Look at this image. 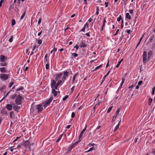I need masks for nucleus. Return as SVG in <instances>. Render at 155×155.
Returning a JSON list of instances; mask_svg holds the SVG:
<instances>
[{
	"label": "nucleus",
	"instance_id": "nucleus-1",
	"mask_svg": "<svg viewBox=\"0 0 155 155\" xmlns=\"http://www.w3.org/2000/svg\"><path fill=\"white\" fill-rule=\"evenodd\" d=\"M69 74V72L67 70L56 74L55 79L56 81H58L56 84L57 87L64 84Z\"/></svg>",
	"mask_w": 155,
	"mask_h": 155
},
{
	"label": "nucleus",
	"instance_id": "nucleus-2",
	"mask_svg": "<svg viewBox=\"0 0 155 155\" xmlns=\"http://www.w3.org/2000/svg\"><path fill=\"white\" fill-rule=\"evenodd\" d=\"M43 105L41 104L35 106L32 104L31 105L30 110L31 111L34 112L37 110L38 113H40L43 110Z\"/></svg>",
	"mask_w": 155,
	"mask_h": 155
},
{
	"label": "nucleus",
	"instance_id": "nucleus-3",
	"mask_svg": "<svg viewBox=\"0 0 155 155\" xmlns=\"http://www.w3.org/2000/svg\"><path fill=\"white\" fill-rule=\"evenodd\" d=\"M153 52L152 51H150L148 53V56L147 58V53L146 51L143 52V64H145L148 60L149 61L152 56Z\"/></svg>",
	"mask_w": 155,
	"mask_h": 155
},
{
	"label": "nucleus",
	"instance_id": "nucleus-4",
	"mask_svg": "<svg viewBox=\"0 0 155 155\" xmlns=\"http://www.w3.org/2000/svg\"><path fill=\"white\" fill-rule=\"evenodd\" d=\"M33 144V143H30L28 140L25 141L23 143V145L25 148L26 152H29L31 150V146Z\"/></svg>",
	"mask_w": 155,
	"mask_h": 155
},
{
	"label": "nucleus",
	"instance_id": "nucleus-5",
	"mask_svg": "<svg viewBox=\"0 0 155 155\" xmlns=\"http://www.w3.org/2000/svg\"><path fill=\"white\" fill-rule=\"evenodd\" d=\"M53 98L51 97L49 99L47 100L45 102L43 103V106L44 108H45L47 106H48L52 101Z\"/></svg>",
	"mask_w": 155,
	"mask_h": 155
},
{
	"label": "nucleus",
	"instance_id": "nucleus-6",
	"mask_svg": "<svg viewBox=\"0 0 155 155\" xmlns=\"http://www.w3.org/2000/svg\"><path fill=\"white\" fill-rule=\"evenodd\" d=\"M9 74L2 73L0 75V79L2 81H5L9 78Z\"/></svg>",
	"mask_w": 155,
	"mask_h": 155
},
{
	"label": "nucleus",
	"instance_id": "nucleus-7",
	"mask_svg": "<svg viewBox=\"0 0 155 155\" xmlns=\"http://www.w3.org/2000/svg\"><path fill=\"white\" fill-rule=\"evenodd\" d=\"M22 97L20 95H18L16 98L15 102L17 105H20L22 103Z\"/></svg>",
	"mask_w": 155,
	"mask_h": 155
},
{
	"label": "nucleus",
	"instance_id": "nucleus-8",
	"mask_svg": "<svg viewBox=\"0 0 155 155\" xmlns=\"http://www.w3.org/2000/svg\"><path fill=\"white\" fill-rule=\"evenodd\" d=\"M57 83L55 80H52L51 82V88L52 89H55L56 90L58 89V87L57 86Z\"/></svg>",
	"mask_w": 155,
	"mask_h": 155
},
{
	"label": "nucleus",
	"instance_id": "nucleus-9",
	"mask_svg": "<svg viewBox=\"0 0 155 155\" xmlns=\"http://www.w3.org/2000/svg\"><path fill=\"white\" fill-rule=\"evenodd\" d=\"M120 110V108H117L115 115L112 117V120L114 122L115 121L117 117V115L119 114Z\"/></svg>",
	"mask_w": 155,
	"mask_h": 155
},
{
	"label": "nucleus",
	"instance_id": "nucleus-10",
	"mask_svg": "<svg viewBox=\"0 0 155 155\" xmlns=\"http://www.w3.org/2000/svg\"><path fill=\"white\" fill-rule=\"evenodd\" d=\"M7 59V57L4 55H1L0 56V61L2 62H5L6 60Z\"/></svg>",
	"mask_w": 155,
	"mask_h": 155
},
{
	"label": "nucleus",
	"instance_id": "nucleus-11",
	"mask_svg": "<svg viewBox=\"0 0 155 155\" xmlns=\"http://www.w3.org/2000/svg\"><path fill=\"white\" fill-rule=\"evenodd\" d=\"M80 47L81 48H85L87 47V45L83 41L81 40L80 43Z\"/></svg>",
	"mask_w": 155,
	"mask_h": 155
},
{
	"label": "nucleus",
	"instance_id": "nucleus-12",
	"mask_svg": "<svg viewBox=\"0 0 155 155\" xmlns=\"http://www.w3.org/2000/svg\"><path fill=\"white\" fill-rule=\"evenodd\" d=\"M13 107V106L11 104H7L6 106V108L8 110H12Z\"/></svg>",
	"mask_w": 155,
	"mask_h": 155
},
{
	"label": "nucleus",
	"instance_id": "nucleus-13",
	"mask_svg": "<svg viewBox=\"0 0 155 155\" xmlns=\"http://www.w3.org/2000/svg\"><path fill=\"white\" fill-rule=\"evenodd\" d=\"M1 113L5 115H7L8 114V113L6 110L4 108L2 109L1 110Z\"/></svg>",
	"mask_w": 155,
	"mask_h": 155
},
{
	"label": "nucleus",
	"instance_id": "nucleus-14",
	"mask_svg": "<svg viewBox=\"0 0 155 155\" xmlns=\"http://www.w3.org/2000/svg\"><path fill=\"white\" fill-rule=\"evenodd\" d=\"M78 74V72H77L75 73L73 76L72 80V84H74V83L75 80L76 79V78Z\"/></svg>",
	"mask_w": 155,
	"mask_h": 155
},
{
	"label": "nucleus",
	"instance_id": "nucleus-15",
	"mask_svg": "<svg viewBox=\"0 0 155 155\" xmlns=\"http://www.w3.org/2000/svg\"><path fill=\"white\" fill-rule=\"evenodd\" d=\"M6 69V68L5 67L1 68L0 69V71L3 73L7 72Z\"/></svg>",
	"mask_w": 155,
	"mask_h": 155
},
{
	"label": "nucleus",
	"instance_id": "nucleus-16",
	"mask_svg": "<svg viewBox=\"0 0 155 155\" xmlns=\"http://www.w3.org/2000/svg\"><path fill=\"white\" fill-rule=\"evenodd\" d=\"M56 90L55 89H52V93L54 97H56L57 95L58 91Z\"/></svg>",
	"mask_w": 155,
	"mask_h": 155
},
{
	"label": "nucleus",
	"instance_id": "nucleus-17",
	"mask_svg": "<svg viewBox=\"0 0 155 155\" xmlns=\"http://www.w3.org/2000/svg\"><path fill=\"white\" fill-rule=\"evenodd\" d=\"M13 109L15 111L18 112V110L20 109V107L17 105H14L13 107Z\"/></svg>",
	"mask_w": 155,
	"mask_h": 155
},
{
	"label": "nucleus",
	"instance_id": "nucleus-18",
	"mask_svg": "<svg viewBox=\"0 0 155 155\" xmlns=\"http://www.w3.org/2000/svg\"><path fill=\"white\" fill-rule=\"evenodd\" d=\"M74 147V146L73 145V144L70 145L68 148V151L70 152Z\"/></svg>",
	"mask_w": 155,
	"mask_h": 155
},
{
	"label": "nucleus",
	"instance_id": "nucleus-19",
	"mask_svg": "<svg viewBox=\"0 0 155 155\" xmlns=\"http://www.w3.org/2000/svg\"><path fill=\"white\" fill-rule=\"evenodd\" d=\"M10 116L11 118L12 119H13V118H14L15 117V115L14 112L13 111H11L10 112Z\"/></svg>",
	"mask_w": 155,
	"mask_h": 155
},
{
	"label": "nucleus",
	"instance_id": "nucleus-20",
	"mask_svg": "<svg viewBox=\"0 0 155 155\" xmlns=\"http://www.w3.org/2000/svg\"><path fill=\"white\" fill-rule=\"evenodd\" d=\"M126 18H127L129 20H130L131 19V17L129 13H127L126 14Z\"/></svg>",
	"mask_w": 155,
	"mask_h": 155
},
{
	"label": "nucleus",
	"instance_id": "nucleus-21",
	"mask_svg": "<svg viewBox=\"0 0 155 155\" xmlns=\"http://www.w3.org/2000/svg\"><path fill=\"white\" fill-rule=\"evenodd\" d=\"M26 11H24V12L21 15L20 18V20H22L24 18V17L26 15Z\"/></svg>",
	"mask_w": 155,
	"mask_h": 155
},
{
	"label": "nucleus",
	"instance_id": "nucleus-22",
	"mask_svg": "<svg viewBox=\"0 0 155 155\" xmlns=\"http://www.w3.org/2000/svg\"><path fill=\"white\" fill-rule=\"evenodd\" d=\"M63 134H62L60 135V136L59 137L58 139H57L56 140V142L58 143V142L61 139L63 136Z\"/></svg>",
	"mask_w": 155,
	"mask_h": 155
},
{
	"label": "nucleus",
	"instance_id": "nucleus-23",
	"mask_svg": "<svg viewBox=\"0 0 155 155\" xmlns=\"http://www.w3.org/2000/svg\"><path fill=\"white\" fill-rule=\"evenodd\" d=\"M84 132H85V131L83 130H82L81 131L80 133V134L79 136V139H80V138L82 137V136L83 135L84 133Z\"/></svg>",
	"mask_w": 155,
	"mask_h": 155
},
{
	"label": "nucleus",
	"instance_id": "nucleus-24",
	"mask_svg": "<svg viewBox=\"0 0 155 155\" xmlns=\"http://www.w3.org/2000/svg\"><path fill=\"white\" fill-rule=\"evenodd\" d=\"M110 70H109L108 72L107 73V74L106 75H105L102 78V81H104L105 79L106 78L108 75L110 73Z\"/></svg>",
	"mask_w": 155,
	"mask_h": 155
},
{
	"label": "nucleus",
	"instance_id": "nucleus-25",
	"mask_svg": "<svg viewBox=\"0 0 155 155\" xmlns=\"http://www.w3.org/2000/svg\"><path fill=\"white\" fill-rule=\"evenodd\" d=\"M113 107V106L112 105H111L110 107L108 108L107 113H110Z\"/></svg>",
	"mask_w": 155,
	"mask_h": 155
},
{
	"label": "nucleus",
	"instance_id": "nucleus-26",
	"mask_svg": "<svg viewBox=\"0 0 155 155\" xmlns=\"http://www.w3.org/2000/svg\"><path fill=\"white\" fill-rule=\"evenodd\" d=\"M123 60V59H122L118 62V64L116 66V68H117L119 67V66H120V64Z\"/></svg>",
	"mask_w": 155,
	"mask_h": 155
},
{
	"label": "nucleus",
	"instance_id": "nucleus-27",
	"mask_svg": "<svg viewBox=\"0 0 155 155\" xmlns=\"http://www.w3.org/2000/svg\"><path fill=\"white\" fill-rule=\"evenodd\" d=\"M81 140H80V139H79L78 140L75 142L74 143H73V145L74 146V147H75L77 144L80 142Z\"/></svg>",
	"mask_w": 155,
	"mask_h": 155
},
{
	"label": "nucleus",
	"instance_id": "nucleus-28",
	"mask_svg": "<svg viewBox=\"0 0 155 155\" xmlns=\"http://www.w3.org/2000/svg\"><path fill=\"white\" fill-rule=\"evenodd\" d=\"M0 65L1 66H6L7 65V64L6 63V62H2V63H1L0 64Z\"/></svg>",
	"mask_w": 155,
	"mask_h": 155
},
{
	"label": "nucleus",
	"instance_id": "nucleus-29",
	"mask_svg": "<svg viewBox=\"0 0 155 155\" xmlns=\"http://www.w3.org/2000/svg\"><path fill=\"white\" fill-rule=\"evenodd\" d=\"M153 100L152 99L150 98L149 99V101H148V105H151V103L152 102Z\"/></svg>",
	"mask_w": 155,
	"mask_h": 155
},
{
	"label": "nucleus",
	"instance_id": "nucleus-30",
	"mask_svg": "<svg viewBox=\"0 0 155 155\" xmlns=\"http://www.w3.org/2000/svg\"><path fill=\"white\" fill-rule=\"evenodd\" d=\"M37 41V44L39 45L38 47L42 44V40H36Z\"/></svg>",
	"mask_w": 155,
	"mask_h": 155
},
{
	"label": "nucleus",
	"instance_id": "nucleus-31",
	"mask_svg": "<svg viewBox=\"0 0 155 155\" xmlns=\"http://www.w3.org/2000/svg\"><path fill=\"white\" fill-rule=\"evenodd\" d=\"M16 23L14 19H12V26L14 25Z\"/></svg>",
	"mask_w": 155,
	"mask_h": 155
},
{
	"label": "nucleus",
	"instance_id": "nucleus-32",
	"mask_svg": "<svg viewBox=\"0 0 155 155\" xmlns=\"http://www.w3.org/2000/svg\"><path fill=\"white\" fill-rule=\"evenodd\" d=\"M94 150V147H90L89 149L87 150V151H86V152H90L91 151H92L93 150Z\"/></svg>",
	"mask_w": 155,
	"mask_h": 155
},
{
	"label": "nucleus",
	"instance_id": "nucleus-33",
	"mask_svg": "<svg viewBox=\"0 0 155 155\" xmlns=\"http://www.w3.org/2000/svg\"><path fill=\"white\" fill-rule=\"evenodd\" d=\"M71 54L72 55L74 58L77 57L78 56V54L74 53H71Z\"/></svg>",
	"mask_w": 155,
	"mask_h": 155
},
{
	"label": "nucleus",
	"instance_id": "nucleus-34",
	"mask_svg": "<svg viewBox=\"0 0 155 155\" xmlns=\"http://www.w3.org/2000/svg\"><path fill=\"white\" fill-rule=\"evenodd\" d=\"M143 35L142 36V37L140 38V40H139V41L138 43L137 44V45L136 46V48L137 47V46L140 44L141 40H142V39H143Z\"/></svg>",
	"mask_w": 155,
	"mask_h": 155
},
{
	"label": "nucleus",
	"instance_id": "nucleus-35",
	"mask_svg": "<svg viewBox=\"0 0 155 155\" xmlns=\"http://www.w3.org/2000/svg\"><path fill=\"white\" fill-rule=\"evenodd\" d=\"M102 64H101L97 66V67H96L95 69H94V70L95 71H96L98 69V68H99L101 67L102 66Z\"/></svg>",
	"mask_w": 155,
	"mask_h": 155
},
{
	"label": "nucleus",
	"instance_id": "nucleus-36",
	"mask_svg": "<svg viewBox=\"0 0 155 155\" xmlns=\"http://www.w3.org/2000/svg\"><path fill=\"white\" fill-rule=\"evenodd\" d=\"M122 19L121 15H120L119 17L117 18V21H120Z\"/></svg>",
	"mask_w": 155,
	"mask_h": 155
},
{
	"label": "nucleus",
	"instance_id": "nucleus-37",
	"mask_svg": "<svg viewBox=\"0 0 155 155\" xmlns=\"http://www.w3.org/2000/svg\"><path fill=\"white\" fill-rule=\"evenodd\" d=\"M68 95H66L65 96H64L63 98V99H62L63 101H65L66 99H67L68 98Z\"/></svg>",
	"mask_w": 155,
	"mask_h": 155
},
{
	"label": "nucleus",
	"instance_id": "nucleus-38",
	"mask_svg": "<svg viewBox=\"0 0 155 155\" xmlns=\"http://www.w3.org/2000/svg\"><path fill=\"white\" fill-rule=\"evenodd\" d=\"M119 127V124H117L115 128V129L114 130V131H116L117 129H118Z\"/></svg>",
	"mask_w": 155,
	"mask_h": 155
},
{
	"label": "nucleus",
	"instance_id": "nucleus-39",
	"mask_svg": "<svg viewBox=\"0 0 155 155\" xmlns=\"http://www.w3.org/2000/svg\"><path fill=\"white\" fill-rule=\"evenodd\" d=\"M23 90V87H21L16 90V91H22Z\"/></svg>",
	"mask_w": 155,
	"mask_h": 155
},
{
	"label": "nucleus",
	"instance_id": "nucleus-40",
	"mask_svg": "<svg viewBox=\"0 0 155 155\" xmlns=\"http://www.w3.org/2000/svg\"><path fill=\"white\" fill-rule=\"evenodd\" d=\"M49 63H47L45 64V68L46 69H48L49 68Z\"/></svg>",
	"mask_w": 155,
	"mask_h": 155
},
{
	"label": "nucleus",
	"instance_id": "nucleus-41",
	"mask_svg": "<svg viewBox=\"0 0 155 155\" xmlns=\"http://www.w3.org/2000/svg\"><path fill=\"white\" fill-rule=\"evenodd\" d=\"M86 27H85V26H84V27L83 28L79 31V32L81 31H82L83 32H84L85 31Z\"/></svg>",
	"mask_w": 155,
	"mask_h": 155
},
{
	"label": "nucleus",
	"instance_id": "nucleus-42",
	"mask_svg": "<svg viewBox=\"0 0 155 155\" xmlns=\"http://www.w3.org/2000/svg\"><path fill=\"white\" fill-rule=\"evenodd\" d=\"M155 91V87H153L152 88V94L153 95H154V94Z\"/></svg>",
	"mask_w": 155,
	"mask_h": 155
},
{
	"label": "nucleus",
	"instance_id": "nucleus-43",
	"mask_svg": "<svg viewBox=\"0 0 155 155\" xmlns=\"http://www.w3.org/2000/svg\"><path fill=\"white\" fill-rule=\"evenodd\" d=\"M38 46H37L36 45H33V47L32 49V51L34 50L36 48H38Z\"/></svg>",
	"mask_w": 155,
	"mask_h": 155
},
{
	"label": "nucleus",
	"instance_id": "nucleus-44",
	"mask_svg": "<svg viewBox=\"0 0 155 155\" xmlns=\"http://www.w3.org/2000/svg\"><path fill=\"white\" fill-rule=\"evenodd\" d=\"M13 36L12 35L11 36V38L9 39V41L10 43L12 42L13 41Z\"/></svg>",
	"mask_w": 155,
	"mask_h": 155
},
{
	"label": "nucleus",
	"instance_id": "nucleus-45",
	"mask_svg": "<svg viewBox=\"0 0 155 155\" xmlns=\"http://www.w3.org/2000/svg\"><path fill=\"white\" fill-rule=\"evenodd\" d=\"M53 52H54L53 53L54 55L55 54V52H56L57 51V48H55V47L54 46V48L52 49Z\"/></svg>",
	"mask_w": 155,
	"mask_h": 155
},
{
	"label": "nucleus",
	"instance_id": "nucleus-46",
	"mask_svg": "<svg viewBox=\"0 0 155 155\" xmlns=\"http://www.w3.org/2000/svg\"><path fill=\"white\" fill-rule=\"evenodd\" d=\"M124 27V20L123 19L121 20V28L123 29Z\"/></svg>",
	"mask_w": 155,
	"mask_h": 155
},
{
	"label": "nucleus",
	"instance_id": "nucleus-47",
	"mask_svg": "<svg viewBox=\"0 0 155 155\" xmlns=\"http://www.w3.org/2000/svg\"><path fill=\"white\" fill-rule=\"evenodd\" d=\"M124 37V35H121V36L119 38V40L120 41H121L122 40Z\"/></svg>",
	"mask_w": 155,
	"mask_h": 155
},
{
	"label": "nucleus",
	"instance_id": "nucleus-48",
	"mask_svg": "<svg viewBox=\"0 0 155 155\" xmlns=\"http://www.w3.org/2000/svg\"><path fill=\"white\" fill-rule=\"evenodd\" d=\"M75 113L74 112H72V113H71V118H74V117L75 116Z\"/></svg>",
	"mask_w": 155,
	"mask_h": 155
},
{
	"label": "nucleus",
	"instance_id": "nucleus-49",
	"mask_svg": "<svg viewBox=\"0 0 155 155\" xmlns=\"http://www.w3.org/2000/svg\"><path fill=\"white\" fill-rule=\"evenodd\" d=\"M105 7L106 8L109 5V3L107 2H105Z\"/></svg>",
	"mask_w": 155,
	"mask_h": 155
},
{
	"label": "nucleus",
	"instance_id": "nucleus-50",
	"mask_svg": "<svg viewBox=\"0 0 155 155\" xmlns=\"http://www.w3.org/2000/svg\"><path fill=\"white\" fill-rule=\"evenodd\" d=\"M119 31V29H117L116 32L115 33V34H114V36H116L117 35V33Z\"/></svg>",
	"mask_w": 155,
	"mask_h": 155
},
{
	"label": "nucleus",
	"instance_id": "nucleus-51",
	"mask_svg": "<svg viewBox=\"0 0 155 155\" xmlns=\"http://www.w3.org/2000/svg\"><path fill=\"white\" fill-rule=\"evenodd\" d=\"M109 63H110V61L109 59H108V61L107 62L106 66V68H107L109 65Z\"/></svg>",
	"mask_w": 155,
	"mask_h": 155
},
{
	"label": "nucleus",
	"instance_id": "nucleus-52",
	"mask_svg": "<svg viewBox=\"0 0 155 155\" xmlns=\"http://www.w3.org/2000/svg\"><path fill=\"white\" fill-rule=\"evenodd\" d=\"M84 26H85L86 28H88V24L87 23H86L84 25Z\"/></svg>",
	"mask_w": 155,
	"mask_h": 155
},
{
	"label": "nucleus",
	"instance_id": "nucleus-53",
	"mask_svg": "<svg viewBox=\"0 0 155 155\" xmlns=\"http://www.w3.org/2000/svg\"><path fill=\"white\" fill-rule=\"evenodd\" d=\"M13 84H14V82H13L10 83L9 85V87H10V88L13 85Z\"/></svg>",
	"mask_w": 155,
	"mask_h": 155
},
{
	"label": "nucleus",
	"instance_id": "nucleus-54",
	"mask_svg": "<svg viewBox=\"0 0 155 155\" xmlns=\"http://www.w3.org/2000/svg\"><path fill=\"white\" fill-rule=\"evenodd\" d=\"M126 32H127V33L129 34L130 33L131 30H130L127 29L126 30Z\"/></svg>",
	"mask_w": 155,
	"mask_h": 155
},
{
	"label": "nucleus",
	"instance_id": "nucleus-55",
	"mask_svg": "<svg viewBox=\"0 0 155 155\" xmlns=\"http://www.w3.org/2000/svg\"><path fill=\"white\" fill-rule=\"evenodd\" d=\"M43 32V31L41 30L40 32H39L38 34V36H40L42 34Z\"/></svg>",
	"mask_w": 155,
	"mask_h": 155
},
{
	"label": "nucleus",
	"instance_id": "nucleus-56",
	"mask_svg": "<svg viewBox=\"0 0 155 155\" xmlns=\"http://www.w3.org/2000/svg\"><path fill=\"white\" fill-rule=\"evenodd\" d=\"M74 48H75L76 49V50H78V45H76L74 47Z\"/></svg>",
	"mask_w": 155,
	"mask_h": 155
},
{
	"label": "nucleus",
	"instance_id": "nucleus-57",
	"mask_svg": "<svg viewBox=\"0 0 155 155\" xmlns=\"http://www.w3.org/2000/svg\"><path fill=\"white\" fill-rule=\"evenodd\" d=\"M124 79H123L122 80V82L120 84V86L121 87L122 86V85H123V83H124Z\"/></svg>",
	"mask_w": 155,
	"mask_h": 155
},
{
	"label": "nucleus",
	"instance_id": "nucleus-58",
	"mask_svg": "<svg viewBox=\"0 0 155 155\" xmlns=\"http://www.w3.org/2000/svg\"><path fill=\"white\" fill-rule=\"evenodd\" d=\"M142 83V81H140L138 82V85L139 86L140 85H141V84Z\"/></svg>",
	"mask_w": 155,
	"mask_h": 155
},
{
	"label": "nucleus",
	"instance_id": "nucleus-59",
	"mask_svg": "<svg viewBox=\"0 0 155 155\" xmlns=\"http://www.w3.org/2000/svg\"><path fill=\"white\" fill-rule=\"evenodd\" d=\"M28 67H26L25 68H24L23 70L24 71H26L28 69Z\"/></svg>",
	"mask_w": 155,
	"mask_h": 155
},
{
	"label": "nucleus",
	"instance_id": "nucleus-60",
	"mask_svg": "<svg viewBox=\"0 0 155 155\" xmlns=\"http://www.w3.org/2000/svg\"><path fill=\"white\" fill-rule=\"evenodd\" d=\"M41 18H40L39 19V20L38 21V25H40L41 23Z\"/></svg>",
	"mask_w": 155,
	"mask_h": 155
},
{
	"label": "nucleus",
	"instance_id": "nucleus-61",
	"mask_svg": "<svg viewBox=\"0 0 155 155\" xmlns=\"http://www.w3.org/2000/svg\"><path fill=\"white\" fill-rule=\"evenodd\" d=\"M90 33L89 31L88 33H86L85 34V35H87L88 37H90V35L89 33Z\"/></svg>",
	"mask_w": 155,
	"mask_h": 155
},
{
	"label": "nucleus",
	"instance_id": "nucleus-62",
	"mask_svg": "<svg viewBox=\"0 0 155 155\" xmlns=\"http://www.w3.org/2000/svg\"><path fill=\"white\" fill-rule=\"evenodd\" d=\"M21 147V145L20 144H18L17 145V148L18 149L19 148H20Z\"/></svg>",
	"mask_w": 155,
	"mask_h": 155
},
{
	"label": "nucleus",
	"instance_id": "nucleus-63",
	"mask_svg": "<svg viewBox=\"0 0 155 155\" xmlns=\"http://www.w3.org/2000/svg\"><path fill=\"white\" fill-rule=\"evenodd\" d=\"M94 145H95V144L94 143H89V146H90V147L93 146Z\"/></svg>",
	"mask_w": 155,
	"mask_h": 155
},
{
	"label": "nucleus",
	"instance_id": "nucleus-64",
	"mask_svg": "<svg viewBox=\"0 0 155 155\" xmlns=\"http://www.w3.org/2000/svg\"><path fill=\"white\" fill-rule=\"evenodd\" d=\"M152 153L153 154L155 155V149L153 150L152 151Z\"/></svg>",
	"mask_w": 155,
	"mask_h": 155
}]
</instances>
